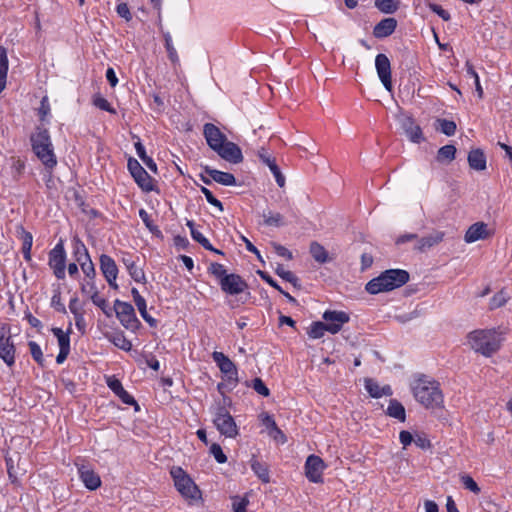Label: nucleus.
<instances>
[{"label": "nucleus", "mask_w": 512, "mask_h": 512, "mask_svg": "<svg viewBox=\"0 0 512 512\" xmlns=\"http://www.w3.org/2000/svg\"><path fill=\"white\" fill-rule=\"evenodd\" d=\"M411 391L418 403L427 409L442 408L444 396L439 382L426 376L416 377L410 384Z\"/></svg>", "instance_id": "f257e3e1"}, {"label": "nucleus", "mask_w": 512, "mask_h": 512, "mask_svg": "<svg viewBox=\"0 0 512 512\" xmlns=\"http://www.w3.org/2000/svg\"><path fill=\"white\" fill-rule=\"evenodd\" d=\"M504 332L499 328L478 329L470 332L466 339L468 346L485 357L495 354L501 347Z\"/></svg>", "instance_id": "f03ea898"}, {"label": "nucleus", "mask_w": 512, "mask_h": 512, "mask_svg": "<svg viewBox=\"0 0 512 512\" xmlns=\"http://www.w3.org/2000/svg\"><path fill=\"white\" fill-rule=\"evenodd\" d=\"M170 474L177 491L183 498L190 502L202 500L201 490L181 467H172Z\"/></svg>", "instance_id": "7ed1b4c3"}, {"label": "nucleus", "mask_w": 512, "mask_h": 512, "mask_svg": "<svg viewBox=\"0 0 512 512\" xmlns=\"http://www.w3.org/2000/svg\"><path fill=\"white\" fill-rule=\"evenodd\" d=\"M33 151L47 168H53L57 159L53 151L50 136L47 130L37 132L31 137Z\"/></svg>", "instance_id": "20e7f679"}, {"label": "nucleus", "mask_w": 512, "mask_h": 512, "mask_svg": "<svg viewBox=\"0 0 512 512\" xmlns=\"http://www.w3.org/2000/svg\"><path fill=\"white\" fill-rule=\"evenodd\" d=\"M213 422L222 435L229 438H235L238 435L234 418L224 407H217Z\"/></svg>", "instance_id": "39448f33"}, {"label": "nucleus", "mask_w": 512, "mask_h": 512, "mask_svg": "<svg viewBox=\"0 0 512 512\" xmlns=\"http://www.w3.org/2000/svg\"><path fill=\"white\" fill-rule=\"evenodd\" d=\"M212 358L224 375V379L227 385L231 386L232 388L235 387L239 381L238 371L235 364L222 352H213Z\"/></svg>", "instance_id": "423d86ee"}, {"label": "nucleus", "mask_w": 512, "mask_h": 512, "mask_svg": "<svg viewBox=\"0 0 512 512\" xmlns=\"http://www.w3.org/2000/svg\"><path fill=\"white\" fill-rule=\"evenodd\" d=\"M114 310L117 318L126 329L135 330L139 327L140 322L130 303L116 300L114 302Z\"/></svg>", "instance_id": "0eeeda50"}, {"label": "nucleus", "mask_w": 512, "mask_h": 512, "mask_svg": "<svg viewBox=\"0 0 512 512\" xmlns=\"http://www.w3.org/2000/svg\"><path fill=\"white\" fill-rule=\"evenodd\" d=\"M65 261L64 246L62 242H59L49 253V266L57 279L65 278Z\"/></svg>", "instance_id": "6e6552de"}, {"label": "nucleus", "mask_w": 512, "mask_h": 512, "mask_svg": "<svg viewBox=\"0 0 512 512\" xmlns=\"http://www.w3.org/2000/svg\"><path fill=\"white\" fill-rule=\"evenodd\" d=\"M324 461L316 455H309L305 462V475L310 482L323 483Z\"/></svg>", "instance_id": "1a4fd4ad"}, {"label": "nucleus", "mask_w": 512, "mask_h": 512, "mask_svg": "<svg viewBox=\"0 0 512 512\" xmlns=\"http://www.w3.org/2000/svg\"><path fill=\"white\" fill-rule=\"evenodd\" d=\"M128 169L142 190L147 192L153 190L152 177L146 172V170L139 164L137 160L130 159L128 161Z\"/></svg>", "instance_id": "9d476101"}, {"label": "nucleus", "mask_w": 512, "mask_h": 512, "mask_svg": "<svg viewBox=\"0 0 512 512\" xmlns=\"http://www.w3.org/2000/svg\"><path fill=\"white\" fill-rule=\"evenodd\" d=\"M377 75L388 92H392L391 64L385 54H378L375 58Z\"/></svg>", "instance_id": "9b49d317"}, {"label": "nucleus", "mask_w": 512, "mask_h": 512, "mask_svg": "<svg viewBox=\"0 0 512 512\" xmlns=\"http://www.w3.org/2000/svg\"><path fill=\"white\" fill-rule=\"evenodd\" d=\"M10 338L9 330L2 327L0 330V357L8 366H12L15 362V347Z\"/></svg>", "instance_id": "f8f14e48"}, {"label": "nucleus", "mask_w": 512, "mask_h": 512, "mask_svg": "<svg viewBox=\"0 0 512 512\" xmlns=\"http://www.w3.org/2000/svg\"><path fill=\"white\" fill-rule=\"evenodd\" d=\"M323 319L326 322L324 324L328 326V332L336 334L345 323L349 322L350 317L344 311L327 310L323 314Z\"/></svg>", "instance_id": "ddd939ff"}, {"label": "nucleus", "mask_w": 512, "mask_h": 512, "mask_svg": "<svg viewBox=\"0 0 512 512\" xmlns=\"http://www.w3.org/2000/svg\"><path fill=\"white\" fill-rule=\"evenodd\" d=\"M215 152L224 160L238 164L243 161L241 149L233 142L225 141L215 150Z\"/></svg>", "instance_id": "4468645a"}, {"label": "nucleus", "mask_w": 512, "mask_h": 512, "mask_svg": "<svg viewBox=\"0 0 512 512\" xmlns=\"http://www.w3.org/2000/svg\"><path fill=\"white\" fill-rule=\"evenodd\" d=\"M100 268L110 287L117 289L118 268L115 261L110 256L103 254L100 257Z\"/></svg>", "instance_id": "2eb2a0df"}, {"label": "nucleus", "mask_w": 512, "mask_h": 512, "mask_svg": "<svg viewBox=\"0 0 512 512\" xmlns=\"http://www.w3.org/2000/svg\"><path fill=\"white\" fill-rule=\"evenodd\" d=\"M221 289L231 295L242 293L246 287V282L236 274H228L220 281Z\"/></svg>", "instance_id": "dca6fc26"}, {"label": "nucleus", "mask_w": 512, "mask_h": 512, "mask_svg": "<svg viewBox=\"0 0 512 512\" xmlns=\"http://www.w3.org/2000/svg\"><path fill=\"white\" fill-rule=\"evenodd\" d=\"M203 134L207 144L214 151L227 140L226 136L219 130V128L211 123H206L204 125Z\"/></svg>", "instance_id": "f3484780"}, {"label": "nucleus", "mask_w": 512, "mask_h": 512, "mask_svg": "<svg viewBox=\"0 0 512 512\" xmlns=\"http://www.w3.org/2000/svg\"><path fill=\"white\" fill-rule=\"evenodd\" d=\"M491 236L488 225L484 222L472 224L465 233L464 240L467 243H473L478 240H485Z\"/></svg>", "instance_id": "a211bd4d"}, {"label": "nucleus", "mask_w": 512, "mask_h": 512, "mask_svg": "<svg viewBox=\"0 0 512 512\" xmlns=\"http://www.w3.org/2000/svg\"><path fill=\"white\" fill-rule=\"evenodd\" d=\"M401 126L410 141L414 143H420L424 140L420 126L415 123L412 117L404 116L401 120Z\"/></svg>", "instance_id": "6ab92c4d"}, {"label": "nucleus", "mask_w": 512, "mask_h": 512, "mask_svg": "<svg viewBox=\"0 0 512 512\" xmlns=\"http://www.w3.org/2000/svg\"><path fill=\"white\" fill-rule=\"evenodd\" d=\"M78 472L85 487L89 490H96L101 485V479L94 470L85 465H78Z\"/></svg>", "instance_id": "aec40b11"}, {"label": "nucleus", "mask_w": 512, "mask_h": 512, "mask_svg": "<svg viewBox=\"0 0 512 512\" xmlns=\"http://www.w3.org/2000/svg\"><path fill=\"white\" fill-rule=\"evenodd\" d=\"M445 233L443 231L434 230L427 236L420 238L415 246V249L420 252H425L432 247L440 244L444 239Z\"/></svg>", "instance_id": "412c9836"}, {"label": "nucleus", "mask_w": 512, "mask_h": 512, "mask_svg": "<svg viewBox=\"0 0 512 512\" xmlns=\"http://www.w3.org/2000/svg\"><path fill=\"white\" fill-rule=\"evenodd\" d=\"M386 280L390 283L391 290L399 288L409 280V273L402 269H390L384 271Z\"/></svg>", "instance_id": "4be33fe9"}, {"label": "nucleus", "mask_w": 512, "mask_h": 512, "mask_svg": "<svg viewBox=\"0 0 512 512\" xmlns=\"http://www.w3.org/2000/svg\"><path fill=\"white\" fill-rule=\"evenodd\" d=\"M204 171L213 181L219 184L225 186H233L236 184V179L231 173L219 171L210 167H205Z\"/></svg>", "instance_id": "5701e85b"}, {"label": "nucleus", "mask_w": 512, "mask_h": 512, "mask_svg": "<svg viewBox=\"0 0 512 512\" xmlns=\"http://www.w3.org/2000/svg\"><path fill=\"white\" fill-rule=\"evenodd\" d=\"M366 291L370 294H378L391 291L390 283L386 280L384 272L378 277L373 278L366 284Z\"/></svg>", "instance_id": "b1692460"}, {"label": "nucleus", "mask_w": 512, "mask_h": 512, "mask_svg": "<svg viewBox=\"0 0 512 512\" xmlns=\"http://www.w3.org/2000/svg\"><path fill=\"white\" fill-rule=\"evenodd\" d=\"M366 291L370 294H378L391 291L390 283L386 280L384 272L378 277L373 278L366 284Z\"/></svg>", "instance_id": "393cba45"}, {"label": "nucleus", "mask_w": 512, "mask_h": 512, "mask_svg": "<svg viewBox=\"0 0 512 512\" xmlns=\"http://www.w3.org/2000/svg\"><path fill=\"white\" fill-rule=\"evenodd\" d=\"M397 26V21L394 18H385L381 20L373 30V34L376 38H384L391 35Z\"/></svg>", "instance_id": "a878e982"}, {"label": "nucleus", "mask_w": 512, "mask_h": 512, "mask_svg": "<svg viewBox=\"0 0 512 512\" xmlns=\"http://www.w3.org/2000/svg\"><path fill=\"white\" fill-rule=\"evenodd\" d=\"M364 382H365V388H366L367 392L373 398H380L384 395L385 396L392 395V389L389 385L380 387L379 384L371 378H366Z\"/></svg>", "instance_id": "bb28decb"}, {"label": "nucleus", "mask_w": 512, "mask_h": 512, "mask_svg": "<svg viewBox=\"0 0 512 512\" xmlns=\"http://www.w3.org/2000/svg\"><path fill=\"white\" fill-rule=\"evenodd\" d=\"M468 163L471 169L483 171L486 169V156L484 152L477 148L472 149L468 154Z\"/></svg>", "instance_id": "cd10ccee"}, {"label": "nucleus", "mask_w": 512, "mask_h": 512, "mask_svg": "<svg viewBox=\"0 0 512 512\" xmlns=\"http://www.w3.org/2000/svg\"><path fill=\"white\" fill-rule=\"evenodd\" d=\"M309 251L313 259L320 264L326 263L330 260L327 250L323 245L316 241L310 244Z\"/></svg>", "instance_id": "c85d7f7f"}, {"label": "nucleus", "mask_w": 512, "mask_h": 512, "mask_svg": "<svg viewBox=\"0 0 512 512\" xmlns=\"http://www.w3.org/2000/svg\"><path fill=\"white\" fill-rule=\"evenodd\" d=\"M387 414L390 417L398 419L400 422H404L406 420V412L404 406L395 399L390 400L387 408Z\"/></svg>", "instance_id": "c756f323"}, {"label": "nucleus", "mask_w": 512, "mask_h": 512, "mask_svg": "<svg viewBox=\"0 0 512 512\" xmlns=\"http://www.w3.org/2000/svg\"><path fill=\"white\" fill-rule=\"evenodd\" d=\"M51 331L57 338L59 349H70L71 324L69 325L66 332L58 327L52 328Z\"/></svg>", "instance_id": "7c9ffc66"}, {"label": "nucleus", "mask_w": 512, "mask_h": 512, "mask_svg": "<svg viewBox=\"0 0 512 512\" xmlns=\"http://www.w3.org/2000/svg\"><path fill=\"white\" fill-rule=\"evenodd\" d=\"M7 72H8L7 51L4 47L0 46V92H2L5 89Z\"/></svg>", "instance_id": "2f4dec72"}, {"label": "nucleus", "mask_w": 512, "mask_h": 512, "mask_svg": "<svg viewBox=\"0 0 512 512\" xmlns=\"http://www.w3.org/2000/svg\"><path fill=\"white\" fill-rule=\"evenodd\" d=\"M251 469L263 483L270 482L269 469L265 463H262L256 459H252Z\"/></svg>", "instance_id": "473e14b6"}, {"label": "nucleus", "mask_w": 512, "mask_h": 512, "mask_svg": "<svg viewBox=\"0 0 512 512\" xmlns=\"http://www.w3.org/2000/svg\"><path fill=\"white\" fill-rule=\"evenodd\" d=\"M19 461H20V456L17 453L14 455L6 456L7 472H8V476L12 482H16V480H17L18 471L16 470L15 466H17V468L19 469Z\"/></svg>", "instance_id": "72a5a7b5"}, {"label": "nucleus", "mask_w": 512, "mask_h": 512, "mask_svg": "<svg viewBox=\"0 0 512 512\" xmlns=\"http://www.w3.org/2000/svg\"><path fill=\"white\" fill-rule=\"evenodd\" d=\"M125 265L130 276L136 281L143 283L146 281L145 273L141 267H139L134 261L125 260Z\"/></svg>", "instance_id": "f704fd0d"}, {"label": "nucleus", "mask_w": 512, "mask_h": 512, "mask_svg": "<svg viewBox=\"0 0 512 512\" xmlns=\"http://www.w3.org/2000/svg\"><path fill=\"white\" fill-rule=\"evenodd\" d=\"M21 239H22V253L26 261L31 260V248L33 243V236L30 232L21 229Z\"/></svg>", "instance_id": "c9c22d12"}, {"label": "nucleus", "mask_w": 512, "mask_h": 512, "mask_svg": "<svg viewBox=\"0 0 512 512\" xmlns=\"http://www.w3.org/2000/svg\"><path fill=\"white\" fill-rule=\"evenodd\" d=\"M455 154L456 148L454 145H445L438 150L436 159L438 162L449 163L454 160Z\"/></svg>", "instance_id": "e433bc0d"}, {"label": "nucleus", "mask_w": 512, "mask_h": 512, "mask_svg": "<svg viewBox=\"0 0 512 512\" xmlns=\"http://www.w3.org/2000/svg\"><path fill=\"white\" fill-rule=\"evenodd\" d=\"M135 149L139 158L152 171H156L157 166L153 159L146 154L145 148L140 141L135 143Z\"/></svg>", "instance_id": "4c0bfd02"}, {"label": "nucleus", "mask_w": 512, "mask_h": 512, "mask_svg": "<svg viewBox=\"0 0 512 512\" xmlns=\"http://www.w3.org/2000/svg\"><path fill=\"white\" fill-rule=\"evenodd\" d=\"M77 261L80 263L83 273L87 276V278L90 281H92L93 278L95 277V269L89 254L85 253L84 261H82V257H77Z\"/></svg>", "instance_id": "58836bf2"}, {"label": "nucleus", "mask_w": 512, "mask_h": 512, "mask_svg": "<svg viewBox=\"0 0 512 512\" xmlns=\"http://www.w3.org/2000/svg\"><path fill=\"white\" fill-rule=\"evenodd\" d=\"M399 1L375 0V6L383 13L392 14L398 9Z\"/></svg>", "instance_id": "ea45409f"}, {"label": "nucleus", "mask_w": 512, "mask_h": 512, "mask_svg": "<svg viewBox=\"0 0 512 512\" xmlns=\"http://www.w3.org/2000/svg\"><path fill=\"white\" fill-rule=\"evenodd\" d=\"M436 123L438 124L440 131L446 136H452L455 134L457 126L454 121L447 119H437Z\"/></svg>", "instance_id": "a19ab883"}, {"label": "nucleus", "mask_w": 512, "mask_h": 512, "mask_svg": "<svg viewBox=\"0 0 512 512\" xmlns=\"http://www.w3.org/2000/svg\"><path fill=\"white\" fill-rule=\"evenodd\" d=\"M460 481L463 484L464 488L469 490L470 492L478 495L481 492L480 487L474 481V479L468 474H461Z\"/></svg>", "instance_id": "79ce46f5"}, {"label": "nucleus", "mask_w": 512, "mask_h": 512, "mask_svg": "<svg viewBox=\"0 0 512 512\" xmlns=\"http://www.w3.org/2000/svg\"><path fill=\"white\" fill-rule=\"evenodd\" d=\"M264 223L267 226L279 227L284 224L283 216L280 213H264L263 214Z\"/></svg>", "instance_id": "37998d69"}, {"label": "nucleus", "mask_w": 512, "mask_h": 512, "mask_svg": "<svg viewBox=\"0 0 512 512\" xmlns=\"http://www.w3.org/2000/svg\"><path fill=\"white\" fill-rule=\"evenodd\" d=\"M192 238L198 242L199 244H201L205 249L207 250H210V251H213L215 253H218V254H222V252L220 250H217L215 249L211 244L210 242L208 241L207 238H205L202 233H200L198 230L196 229H192V234H191Z\"/></svg>", "instance_id": "c03bdc74"}, {"label": "nucleus", "mask_w": 512, "mask_h": 512, "mask_svg": "<svg viewBox=\"0 0 512 512\" xmlns=\"http://www.w3.org/2000/svg\"><path fill=\"white\" fill-rule=\"evenodd\" d=\"M325 331H328V326L323 322H315L311 325L308 335L313 339L321 338Z\"/></svg>", "instance_id": "a18cd8bd"}, {"label": "nucleus", "mask_w": 512, "mask_h": 512, "mask_svg": "<svg viewBox=\"0 0 512 512\" xmlns=\"http://www.w3.org/2000/svg\"><path fill=\"white\" fill-rule=\"evenodd\" d=\"M507 301L508 297L506 293L503 290H501L491 298L489 307L491 310H494L504 306L507 303Z\"/></svg>", "instance_id": "49530a36"}, {"label": "nucleus", "mask_w": 512, "mask_h": 512, "mask_svg": "<svg viewBox=\"0 0 512 512\" xmlns=\"http://www.w3.org/2000/svg\"><path fill=\"white\" fill-rule=\"evenodd\" d=\"M275 272L279 277L286 280L287 282L293 284L294 286L297 285L298 278L291 271L285 270L282 265L279 264L275 269Z\"/></svg>", "instance_id": "de8ad7c7"}, {"label": "nucleus", "mask_w": 512, "mask_h": 512, "mask_svg": "<svg viewBox=\"0 0 512 512\" xmlns=\"http://www.w3.org/2000/svg\"><path fill=\"white\" fill-rule=\"evenodd\" d=\"M111 341H112V343H113L116 347H118V348H120V349H122V350H124V351H129V350H131V348H132V344H131V342H130L129 340H127V339L124 337V335H123V334H116V335H114V336L112 337Z\"/></svg>", "instance_id": "09e8293b"}, {"label": "nucleus", "mask_w": 512, "mask_h": 512, "mask_svg": "<svg viewBox=\"0 0 512 512\" xmlns=\"http://www.w3.org/2000/svg\"><path fill=\"white\" fill-rule=\"evenodd\" d=\"M139 216L142 219V221L144 222L145 226L149 229L150 232H152L153 234H157V235H159L161 233L160 230L158 229V227L152 223L148 213L144 209L139 210Z\"/></svg>", "instance_id": "8fccbe9b"}, {"label": "nucleus", "mask_w": 512, "mask_h": 512, "mask_svg": "<svg viewBox=\"0 0 512 512\" xmlns=\"http://www.w3.org/2000/svg\"><path fill=\"white\" fill-rule=\"evenodd\" d=\"M29 348H30V353H31L33 359L40 365H43L44 359H43V353H42L40 346L37 343L31 341V342H29Z\"/></svg>", "instance_id": "3c124183"}, {"label": "nucleus", "mask_w": 512, "mask_h": 512, "mask_svg": "<svg viewBox=\"0 0 512 512\" xmlns=\"http://www.w3.org/2000/svg\"><path fill=\"white\" fill-rule=\"evenodd\" d=\"M94 105L104 111L115 114L116 111L110 105V103L102 96H96L93 100Z\"/></svg>", "instance_id": "603ef678"}, {"label": "nucleus", "mask_w": 512, "mask_h": 512, "mask_svg": "<svg viewBox=\"0 0 512 512\" xmlns=\"http://www.w3.org/2000/svg\"><path fill=\"white\" fill-rule=\"evenodd\" d=\"M232 508L234 512H246V508L249 505V499L245 496L242 498L234 497Z\"/></svg>", "instance_id": "864d4df0"}, {"label": "nucleus", "mask_w": 512, "mask_h": 512, "mask_svg": "<svg viewBox=\"0 0 512 512\" xmlns=\"http://www.w3.org/2000/svg\"><path fill=\"white\" fill-rule=\"evenodd\" d=\"M209 271L220 281H222V279L228 275L224 266L219 263H211L209 266Z\"/></svg>", "instance_id": "5fc2aeb1"}, {"label": "nucleus", "mask_w": 512, "mask_h": 512, "mask_svg": "<svg viewBox=\"0 0 512 512\" xmlns=\"http://www.w3.org/2000/svg\"><path fill=\"white\" fill-rule=\"evenodd\" d=\"M211 454L215 457L218 463H225L227 461L226 455L223 453L220 445L214 443L210 447Z\"/></svg>", "instance_id": "6e6d98bb"}, {"label": "nucleus", "mask_w": 512, "mask_h": 512, "mask_svg": "<svg viewBox=\"0 0 512 512\" xmlns=\"http://www.w3.org/2000/svg\"><path fill=\"white\" fill-rule=\"evenodd\" d=\"M201 192L205 195L206 200L213 206L217 207L221 212L223 211L222 203L213 196L212 192L206 187H201Z\"/></svg>", "instance_id": "4d7b16f0"}, {"label": "nucleus", "mask_w": 512, "mask_h": 512, "mask_svg": "<svg viewBox=\"0 0 512 512\" xmlns=\"http://www.w3.org/2000/svg\"><path fill=\"white\" fill-rule=\"evenodd\" d=\"M253 389L260 395L264 396V397H267L269 396L270 394V391L269 389L267 388V386L264 384V382L260 379V378H255L253 380V385H252Z\"/></svg>", "instance_id": "13d9d810"}, {"label": "nucleus", "mask_w": 512, "mask_h": 512, "mask_svg": "<svg viewBox=\"0 0 512 512\" xmlns=\"http://www.w3.org/2000/svg\"><path fill=\"white\" fill-rule=\"evenodd\" d=\"M269 169L272 172V174L274 175L275 180H276L278 186L281 187V188L284 187L285 183H286L285 176L280 171V169H279L278 165L276 164V162L273 165H271L269 167Z\"/></svg>", "instance_id": "bf43d9fd"}, {"label": "nucleus", "mask_w": 512, "mask_h": 512, "mask_svg": "<svg viewBox=\"0 0 512 512\" xmlns=\"http://www.w3.org/2000/svg\"><path fill=\"white\" fill-rule=\"evenodd\" d=\"M165 47H166V50L168 52L169 59L172 62H174V63L177 62L178 61V55H177V52H176L175 48L173 47L172 40H171V37L169 35L165 36Z\"/></svg>", "instance_id": "052dcab7"}, {"label": "nucleus", "mask_w": 512, "mask_h": 512, "mask_svg": "<svg viewBox=\"0 0 512 512\" xmlns=\"http://www.w3.org/2000/svg\"><path fill=\"white\" fill-rule=\"evenodd\" d=\"M51 305L54 307L58 312L66 313V307L62 303L61 300V293L60 291H56L51 299Z\"/></svg>", "instance_id": "680f3d73"}, {"label": "nucleus", "mask_w": 512, "mask_h": 512, "mask_svg": "<svg viewBox=\"0 0 512 512\" xmlns=\"http://www.w3.org/2000/svg\"><path fill=\"white\" fill-rule=\"evenodd\" d=\"M257 155H258L259 159L262 161V163L268 167H270L271 165H273L276 162L275 158L272 157L268 153V151L264 148L259 149L257 152Z\"/></svg>", "instance_id": "e2e57ef3"}, {"label": "nucleus", "mask_w": 512, "mask_h": 512, "mask_svg": "<svg viewBox=\"0 0 512 512\" xmlns=\"http://www.w3.org/2000/svg\"><path fill=\"white\" fill-rule=\"evenodd\" d=\"M107 385L116 395L124 390L121 382L115 377H108Z\"/></svg>", "instance_id": "0e129e2a"}, {"label": "nucleus", "mask_w": 512, "mask_h": 512, "mask_svg": "<svg viewBox=\"0 0 512 512\" xmlns=\"http://www.w3.org/2000/svg\"><path fill=\"white\" fill-rule=\"evenodd\" d=\"M429 8L438 16H440L444 21L450 20V14L446 10H444L440 5L430 3Z\"/></svg>", "instance_id": "69168bd1"}, {"label": "nucleus", "mask_w": 512, "mask_h": 512, "mask_svg": "<svg viewBox=\"0 0 512 512\" xmlns=\"http://www.w3.org/2000/svg\"><path fill=\"white\" fill-rule=\"evenodd\" d=\"M117 396L123 401V403L128 405H134L136 410L139 409V406L135 399L125 389L122 390L121 393H118Z\"/></svg>", "instance_id": "338daca9"}, {"label": "nucleus", "mask_w": 512, "mask_h": 512, "mask_svg": "<svg viewBox=\"0 0 512 512\" xmlns=\"http://www.w3.org/2000/svg\"><path fill=\"white\" fill-rule=\"evenodd\" d=\"M117 13L120 17L124 18L126 21H130L132 18L129 7L126 3H120L117 6Z\"/></svg>", "instance_id": "774afa93"}]
</instances>
